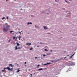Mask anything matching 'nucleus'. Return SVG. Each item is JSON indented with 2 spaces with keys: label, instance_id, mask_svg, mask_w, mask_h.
<instances>
[{
  "label": "nucleus",
  "instance_id": "f257e3e1",
  "mask_svg": "<svg viewBox=\"0 0 77 77\" xmlns=\"http://www.w3.org/2000/svg\"><path fill=\"white\" fill-rule=\"evenodd\" d=\"M5 26H5V24L3 25V27H4L5 28L7 27L6 28H4L3 29V31L4 32H8V29H9V28L11 27L10 25H8Z\"/></svg>",
  "mask_w": 77,
  "mask_h": 77
},
{
  "label": "nucleus",
  "instance_id": "f03ea898",
  "mask_svg": "<svg viewBox=\"0 0 77 77\" xmlns=\"http://www.w3.org/2000/svg\"><path fill=\"white\" fill-rule=\"evenodd\" d=\"M6 69H8V71H12V70H13V68L10 69V68L9 67H7V68H5L4 69L5 70Z\"/></svg>",
  "mask_w": 77,
  "mask_h": 77
},
{
  "label": "nucleus",
  "instance_id": "7ed1b4c3",
  "mask_svg": "<svg viewBox=\"0 0 77 77\" xmlns=\"http://www.w3.org/2000/svg\"><path fill=\"white\" fill-rule=\"evenodd\" d=\"M15 50H17V49H18L19 50L20 49H21V48H20V47H18V48H17V46H15Z\"/></svg>",
  "mask_w": 77,
  "mask_h": 77
},
{
  "label": "nucleus",
  "instance_id": "20e7f679",
  "mask_svg": "<svg viewBox=\"0 0 77 77\" xmlns=\"http://www.w3.org/2000/svg\"><path fill=\"white\" fill-rule=\"evenodd\" d=\"M45 14H48L49 13V11L48 10H47L45 11Z\"/></svg>",
  "mask_w": 77,
  "mask_h": 77
},
{
  "label": "nucleus",
  "instance_id": "39448f33",
  "mask_svg": "<svg viewBox=\"0 0 77 77\" xmlns=\"http://www.w3.org/2000/svg\"><path fill=\"white\" fill-rule=\"evenodd\" d=\"M63 60V58H60V59H58L57 60H56L55 61L56 62H58V61H59V60Z\"/></svg>",
  "mask_w": 77,
  "mask_h": 77
},
{
  "label": "nucleus",
  "instance_id": "423d86ee",
  "mask_svg": "<svg viewBox=\"0 0 77 77\" xmlns=\"http://www.w3.org/2000/svg\"><path fill=\"white\" fill-rule=\"evenodd\" d=\"M70 66H72L73 65V63L72 62H70Z\"/></svg>",
  "mask_w": 77,
  "mask_h": 77
},
{
  "label": "nucleus",
  "instance_id": "0eeeda50",
  "mask_svg": "<svg viewBox=\"0 0 77 77\" xmlns=\"http://www.w3.org/2000/svg\"><path fill=\"white\" fill-rule=\"evenodd\" d=\"M43 27L44 28V29L45 30H46V29H48V28L47 27H46L45 26H43Z\"/></svg>",
  "mask_w": 77,
  "mask_h": 77
},
{
  "label": "nucleus",
  "instance_id": "6e6552de",
  "mask_svg": "<svg viewBox=\"0 0 77 77\" xmlns=\"http://www.w3.org/2000/svg\"><path fill=\"white\" fill-rule=\"evenodd\" d=\"M67 65L68 66H70V62H69L67 63Z\"/></svg>",
  "mask_w": 77,
  "mask_h": 77
},
{
  "label": "nucleus",
  "instance_id": "1a4fd4ad",
  "mask_svg": "<svg viewBox=\"0 0 77 77\" xmlns=\"http://www.w3.org/2000/svg\"><path fill=\"white\" fill-rule=\"evenodd\" d=\"M51 63H47L43 65H48V64H50Z\"/></svg>",
  "mask_w": 77,
  "mask_h": 77
},
{
  "label": "nucleus",
  "instance_id": "9d476101",
  "mask_svg": "<svg viewBox=\"0 0 77 77\" xmlns=\"http://www.w3.org/2000/svg\"><path fill=\"white\" fill-rule=\"evenodd\" d=\"M31 44H31V43H27V44H26V45H28V46H30V45H31Z\"/></svg>",
  "mask_w": 77,
  "mask_h": 77
},
{
  "label": "nucleus",
  "instance_id": "9b49d317",
  "mask_svg": "<svg viewBox=\"0 0 77 77\" xmlns=\"http://www.w3.org/2000/svg\"><path fill=\"white\" fill-rule=\"evenodd\" d=\"M32 24V22L29 23L28 22V23H27V25H29V24Z\"/></svg>",
  "mask_w": 77,
  "mask_h": 77
},
{
  "label": "nucleus",
  "instance_id": "f8f14e48",
  "mask_svg": "<svg viewBox=\"0 0 77 77\" xmlns=\"http://www.w3.org/2000/svg\"><path fill=\"white\" fill-rule=\"evenodd\" d=\"M20 45V44H19V43H18L17 42V46H19V45Z\"/></svg>",
  "mask_w": 77,
  "mask_h": 77
},
{
  "label": "nucleus",
  "instance_id": "ddd939ff",
  "mask_svg": "<svg viewBox=\"0 0 77 77\" xmlns=\"http://www.w3.org/2000/svg\"><path fill=\"white\" fill-rule=\"evenodd\" d=\"M43 69L42 68H41L38 69V71H40V70H42Z\"/></svg>",
  "mask_w": 77,
  "mask_h": 77
},
{
  "label": "nucleus",
  "instance_id": "4468645a",
  "mask_svg": "<svg viewBox=\"0 0 77 77\" xmlns=\"http://www.w3.org/2000/svg\"><path fill=\"white\" fill-rule=\"evenodd\" d=\"M19 71H20V70L18 69L17 70V72H19Z\"/></svg>",
  "mask_w": 77,
  "mask_h": 77
},
{
  "label": "nucleus",
  "instance_id": "2eb2a0df",
  "mask_svg": "<svg viewBox=\"0 0 77 77\" xmlns=\"http://www.w3.org/2000/svg\"><path fill=\"white\" fill-rule=\"evenodd\" d=\"M5 25H6V26H9V25H8V24L7 23H5Z\"/></svg>",
  "mask_w": 77,
  "mask_h": 77
},
{
  "label": "nucleus",
  "instance_id": "dca6fc26",
  "mask_svg": "<svg viewBox=\"0 0 77 77\" xmlns=\"http://www.w3.org/2000/svg\"><path fill=\"white\" fill-rule=\"evenodd\" d=\"M65 2H66V3H70L69 2H67V1H66V0H65Z\"/></svg>",
  "mask_w": 77,
  "mask_h": 77
},
{
  "label": "nucleus",
  "instance_id": "f3484780",
  "mask_svg": "<svg viewBox=\"0 0 77 77\" xmlns=\"http://www.w3.org/2000/svg\"><path fill=\"white\" fill-rule=\"evenodd\" d=\"M30 50H33V48L31 47V48L29 49Z\"/></svg>",
  "mask_w": 77,
  "mask_h": 77
},
{
  "label": "nucleus",
  "instance_id": "a211bd4d",
  "mask_svg": "<svg viewBox=\"0 0 77 77\" xmlns=\"http://www.w3.org/2000/svg\"><path fill=\"white\" fill-rule=\"evenodd\" d=\"M75 54H73L71 57V58H72V56H74V55Z\"/></svg>",
  "mask_w": 77,
  "mask_h": 77
},
{
  "label": "nucleus",
  "instance_id": "6ab92c4d",
  "mask_svg": "<svg viewBox=\"0 0 77 77\" xmlns=\"http://www.w3.org/2000/svg\"><path fill=\"white\" fill-rule=\"evenodd\" d=\"M10 66H11V67H13V66H12V64H10Z\"/></svg>",
  "mask_w": 77,
  "mask_h": 77
},
{
  "label": "nucleus",
  "instance_id": "aec40b11",
  "mask_svg": "<svg viewBox=\"0 0 77 77\" xmlns=\"http://www.w3.org/2000/svg\"><path fill=\"white\" fill-rule=\"evenodd\" d=\"M16 38V37H15V36H13V38L14 39H15Z\"/></svg>",
  "mask_w": 77,
  "mask_h": 77
},
{
  "label": "nucleus",
  "instance_id": "412c9836",
  "mask_svg": "<svg viewBox=\"0 0 77 77\" xmlns=\"http://www.w3.org/2000/svg\"><path fill=\"white\" fill-rule=\"evenodd\" d=\"M39 66H40V65L39 64H38V65H37V67L38 68V67H39Z\"/></svg>",
  "mask_w": 77,
  "mask_h": 77
},
{
  "label": "nucleus",
  "instance_id": "4be33fe9",
  "mask_svg": "<svg viewBox=\"0 0 77 77\" xmlns=\"http://www.w3.org/2000/svg\"><path fill=\"white\" fill-rule=\"evenodd\" d=\"M13 31H11L10 32V33H12V32H13Z\"/></svg>",
  "mask_w": 77,
  "mask_h": 77
},
{
  "label": "nucleus",
  "instance_id": "5701e85b",
  "mask_svg": "<svg viewBox=\"0 0 77 77\" xmlns=\"http://www.w3.org/2000/svg\"><path fill=\"white\" fill-rule=\"evenodd\" d=\"M55 1L57 2H59V0H55Z\"/></svg>",
  "mask_w": 77,
  "mask_h": 77
},
{
  "label": "nucleus",
  "instance_id": "b1692460",
  "mask_svg": "<svg viewBox=\"0 0 77 77\" xmlns=\"http://www.w3.org/2000/svg\"><path fill=\"white\" fill-rule=\"evenodd\" d=\"M45 51H48V50H47V49H45Z\"/></svg>",
  "mask_w": 77,
  "mask_h": 77
},
{
  "label": "nucleus",
  "instance_id": "393cba45",
  "mask_svg": "<svg viewBox=\"0 0 77 77\" xmlns=\"http://www.w3.org/2000/svg\"><path fill=\"white\" fill-rule=\"evenodd\" d=\"M5 17H3L2 18V20H4V19H5Z\"/></svg>",
  "mask_w": 77,
  "mask_h": 77
},
{
  "label": "nucleus",
  "instance_id": "a878e982",
  "mask_svg": "<svg viewBox=\"0 0 77 77\" xmlns=\"http://www.w3.org/2000/svg\"><path fill=\"white\" fill-rule=\"evenodd\" d=\"M32 75H33L32 74H30L31 77H32Z\"/></svg>",
  "mask_w": 77,
  "mask_h": 77
},
{
  "label": "nucleus",
  "instance_id": "bb28decb",
  "mask_svg": "<svg viewBox=\"0 0 77 77\" xmlns=\"http://www.w3.org/2000/svg\"><path fill=\"white\" fill-rule=\"evenodd\" d=\"M43 56H44V57H45V54H43Z\"/></svg>",
  "mask_w": 77,
  "mask_h": 77
},
{
  "label": "nucleus",
  "instance_id": "cd10ccee",
  "mask_svg": "<svg viewBox=\"0 0 77 77\" xmlns=\"http://www.w3.org/2000/svg\"><path fill=\"white\" fill-rule=\"evenodd\" d=\"M2 72H5V70H2Z\"/></svg>",
  "mask_w": 77,
  "mask_h": 77
},
{
  "label": "nucleus",
  "instance_id": "c85d7f7f",
  "mask_svg": "<svg viewBox=\"0 0 77 77\" xmlns=\"http://www.w3.org/2000/svg\"><path fill=\"white\" fill-rule=\"evenodd\" d=\"M7 19H8L9 18V17H6Z\"/></svg>",
  "mask_w": 77,
  "mask_h": 77
},
{
  "label": "nucleus",
  "instance_id": "c756f323",
  "mask_svg": "<svg viewBox=\"0 0 77 77\" xmlns=\"http://www.w3.org/2000/svg\"><path fill=\"white\" fill-rule=\"evenodd\" d=\"M19 32V33H20V34L21 33V32Z\"/></svg>",
  "mask_w": 77,
  "mask_h": 77
},
{
  "label": "nucleus",
  "instance_id": "7c9ffc66",
  "mask_svg": "<svg viewBox=\"0 0 77 77\" xmlns=\"http://www.w3.org/2000/svg\"><path fill=\"white\" fill-rule=\"evenodd\" d=\"M42 42L40 43V44H42Z\"/></svg>",
  "mask_w": 77,
  "mask_h": 77
},
{
  "label": "nucleus",
  "instance_id": "2f4dec72",
  "mask_svg": "<svg viewBox=\"0 0 77 77\" xmlns=\"http://www.w3.org/2000/svg\"><path fill=\"white\" fill-rule=\"evenodd\" d=\"M11 41H10V40H8V42H9Z\"/></svg>",
  "mask_w": 77,
  "mask_h": 77
},
{
  "label": "nucleus",
  "instance_id": "473e14b6",
  "mask_svg": "<svg viewBox=\"0 0 77 77\" xmlns=\"http://www.w3.org/2000/svg\"><path fill=\"white\" fill-rule=\"evenodd\" d=\"M66 57H64V59H66Z\"/></svg>",
  "mask_w": 77,
  "mask_h": 77
},
{
  "label": "nucleus",
  "instance_id": "72a5a7b5",
  "mask_svg": "<svg viewBox=\"0 0 77 77\" xmlns=\"http://www.w3.org/2000/svg\"><path fill=\"white\" fill-rule=\"evenodd\" d=\"M10 66H10V64H9V66H8V67H10Z\"/></svg>",
  "mask_w": 77,
  "mask_h": 77
},
{
  "label": "nucleus",
  "instance_id": "f704fd0d",
  "mask_svg": "<svg viewBox=\"0 0 77 77\" xmlns=\"http://www.w3.org/2000/svg\"><path fill=\"white\" fill-rule=\"evenodd\" d=\"M51 52L52 51H53L52 50L50 51Z\"/></svg>",
  "mask_w": 77,
  "mask_h": 77
},
{
  "label": "nucleus",
  "instance_id": "c9c22d12",
  "mask_svg": "<svg viewBox=\"0 0 77 77\" xmlns=\"http://www.w3.org/2000/svg\"><path fill=\"white\" fill-rule=\"evenodd\" d=\"M70 2H71L72 1V0H69Z\"/></svg>",
  "mask_w": 77,
  "mask_h": 77
},
{
  "label": "nucleus",
  "instance_id": "e433bc0d",
  "mask_svg": "<svg viewBox=\"0 0 77 77\" xmlns=\"http://www.w3.org/2000/svg\"><path fill=\"white\" fill-rule=\"evenodd\" d=\"M35 59H37V57H35Z\"/></svg>",
  "mask_w": 77,
  "mask_h": 77
},
{
  "label": "nucleus",
  "instance_id": "4c0bfd02",
  "mask_svg": "<svg viewBox=\"0 0 77 77\" xmlns=\"http://www.w3.org/2000/svg\"><path fill=\"white\" fill-rule=\"evenodd\" d=\"M26 62H25V64H26Z\"/></svg>",
  "mask_w": 77,
  "mask_h": 77
},
{
  "label": "nucleus",
  "instance_id": "58836bf2",
  "mask_svg": "<svg viewBox=\"0 0 77 77\" xmlns=\"http://www.w3.org/2000/svg\"><path fill=\"white\" fill-rule=\"evenodd\" d=\"M20 39H21V38H19V40H20Z\"/></svg>",
  "mask_w": 77,
  "mask_h": 77
},
{
  "label": "nucleus",
  "instance_id": "ea45409f",
  "mask_svg": "<svg viewBox=\"0 0 77 77\" xmlns=\"http://www.w3.org/2000/svg\"><path fill=\"white\" fill-rule=\"evenodd\" d=\"M39 47V46H37V47Z\"/></svg>",
  "mask_w": 77,
  "mask_h": 77
},
{
  "label": "nucleus",
  "instance_id": "a19ab883",
  "mask_svg": "<svg viewBox=\"0 0 77 77\" xmlns=\"http://www.w3.org/2000/svg\"><path fill=\"white\" fill-rule=\"evenodd\" d=\"M17 37H16V39H17Z\"/></svg>",
  "mask_w": 77,
  "mask_h": 77
},
{
  "label": "nucleus",
  "instance_id": "79ce46f5",
  "mask_svg": "<svg viewBox=\"0 0 77 77\" xmlns=\"http://www.w3.org/2000/svg\"><path fill=\"white\" fill-rule=\"evenodd\" d=\"M35 26V27H37L36 26Z\"/></svg>",
  "mask_w": 77,
  "mask_h": 77
},
{
  "label": "nucleus",
  "instance_id": "37998d69",
  "mask_svg": "<svg viewBox=\"0 0 77 77\" xmlns=\"http://www.w3.org/2000/svg\"><path fill=\"white\" fill-rule=\"evenodd\" d=\"M52 62H54V61H52Z\"/></svg>",
  "mask_w": 77,
  "mask_h": 77
},
{
  "label": "nucleus",
  "instance_id": "c03bdc74",
  "mask_svg": "<svg viewBox=\"0 0 77 77\" xmlns=\"http://www.w3.org/2000/svg\"><path fill=\"white\" fill-rule=\"evenodd\" d=\"M49 34H50V33L49 32Z\"/></svg>",
  "mask_w": 77,
  "mask_h": 77
},
{
  "label": "nucleus",
  "instance_id": "a18cd8bd",
  "mask_svg": "<svg viewBox=\"0 0 77 77\" xmlns=\"http://www.w3.org/2000/svg\"><path fill=\"white\" fill-rule=\"evenodd\" d=\"M16 65H17V63H16Z\"/></svg>",
  "mask_w": 77,
  "mask_h": 77
},
{
  "label": "nucleus",
  "instance_id": "49530a36",
  "mask_svg": "<svg viewBox=\"0 0 77 77\" xmlns=\"http://www.w3.org/2000/svg\"><path fill=\"white\" fill-rule=\"evenodd\" d=\"M6 2H7V1H8V0H6Z\"/></svg>",
  "mask_w": 77,
  "mask_h": 77
},
{
  "label": "nucleus",
  "instance_id": "de8ad7c7",
  "mask_svg": "<svg viewBox=\"0 0 77 77\" xmlns=\"http://www.w3.org/2000/svg\"><path fill=\"white\" fill-rule=\"evenodd\" d=\"M20 38V37H18V38Z\"/></svg>",
  "mask_w": 77,
  "mask_h": 77
},
{
  "label": "nucleus",
  "instance_id": "09e8293b",
  "mask_svg": "<svg viewBox=\"0 0 77 77\" xmlns=\"http://www.w3.org/2000/svg\"><path fill=\"white\" fill-rule=\"evenodd\" d=\"M16 33H17H17H18V32H17Z\"/></svg>",
  "mask_w": 77,
  "mask_h": 77
},
{
  "label": "nucleus",
  "instance_id": "8fccbe9b",
  "mask_svg": "<svg viewBox=\"0 0 77 77\" xmlns=\"http://www.w3.org/2000/svg\"><path fill=\"white\" fill-rule=\"evenodd\" d=\"M64 53H65V51L64 52Z\"/></svg>",
  "mask_w": 77,
  "mask_h": 77
},
{
  "label": "nucleus",
  "instance_id": "3c124183",
  "mask_svg": "<svg viewBox=\"0 0 77 77\" xmlns=\"http://www.w3.org/2000/svg\"><path fill=\"white\" fill-rule=\"evenodd\" d=\"M74 36H75V35H74Z\"/></svg>",
  "mask_w": 77,
  "mask_h": 77
},
{
  "label": "nucleus",
  "instance_id": "603ef678",
  "mask_svg": "<svg viewBox=\"0 0 77 77\" xmlns=\"http://www.w3.org/2000/svg\"><path fill=\"white\" fill-rule=\"evenodd\" d=\"M35 74V73H34V74Z\"/></svg>",
  "mask_w": 77,
  "mask_h": 77
}]
</instances>
